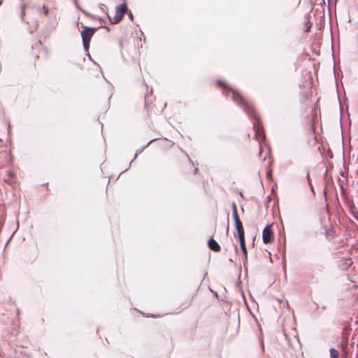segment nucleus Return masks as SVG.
Returning a JSON list of instances; mask_svg holds the SVG:
<instances>
[{
  "label": "nucleus",
  "mask_w": 358,
  "mask_h": 358,
  "mask_svg": "<svg viewBox=\"0 0 358 358\" xmlns=\"http://www.w3.org/2000/svg\"><path fill=\"white\" fill-rule=\"evenodd\" d=\"M217 84L220 87H223L224 92H227V91L231 92L232 93V99L234 100V101L238 104L240 106L243 107L245 113H247L249 116L255 119V121L253 123V129L255 131L254 138L259 143V157L260 159H262L263 160H265L267 157L268 153H266L264 156H262V144L266 138V136L262 129L259 117L255 109L253 108V106L250 103H248L244 98H243L237 92L234 91L231 87L224 85V84L222 81L217 80Z\"/></svg>",
  "instance_id": "f257e3e1"
},
{
  "label": "nucleus",
  "mask_w": 358,
  "mask_h": 358,
  "mask_svg": "<svg viewBox=\"0 0 358 358\" xmlns=\"http://www.w3.org/2000/svg\"><path fill=\"white\" fill-rule=\"evenodd\" d=\"M127 6L124 3L116 7L115 14L113 16H108L110 21L113 24L119 23L123 18L124 14L127 13Z\"/></svg>",
  "instance_id": "f03ea898"
},
{
  "label": "nucleus",
  "mask_w": 358,
  "mask_h": 358,
  "mask_svg": "<svg viewBox=\"0 0 358 358\" xmlns=\"http://www.w3.org/2000/svg\"><path fill=\"white\" fill-rule=\"evenodd\" d=\"M96 31V28L85 27L81 31V36H82V39H83V46L86 51H87L89 50L91 38Z\"/></svg>",
  "instance_id": "7ed1b4c3"
},
{
  "label": "nucleus",
  "mask_w": 358,
  "mask_h": 358,
  "mask_svg": "<svg viewBox=\"0 0 358 358\" xmlns=\"http://www.w3.org/2000/svg\"><path fill=\"white\" fill-rule=\"evenodd\" d=\"M262 240L264 243H269L273 241V232L271 225H266L262 231Z\"/></svg>",
  "instance_id": "20e7f679"
},
{
  "label": "nucleus",
  "mask_w": 358,
  "mask_h": 358,
  "mask_svg": "<svg viewBox=\"0 0 358 358\" xmlns=\"http://www.w3.org/2000/svg\"><path fill=\"white\" fill-rule=\"evenodd\" d=\"M239 241H240L241 249L244 255V259L243 260V265L245 266L248 262V252H247V249H246V245H245V238H240Z\"/></svg>",
  "instance_id": "39448f33"
},
{
  "label": "nucleus",
  "mask_w": 358,
  "mask_h": 358,
  "mask_svg": "<svg viewBox=\"0 0 358 358\" xmlns=\"http://www.w3.org/2000/svg\"><path fill=\"white\" fill-rule=\"evenodd\" d=\"M236 229L238 233V239L245 238V232L243 227L242 222H235Z\"/></svg>",
  "instance_id": "423d86ee"
},
{
  "label": "nucleus",
  "mask_w": 358,
  "mask_h": 358,
  "mask_svg": "<svg viewBox=\"0 0 358 358\" xmlns=\"http://www.w3.org/2000/svg\"><path fill=\"white\" fill-rule=\"evenodd\" d=\"M208 247L210 248V250L215 252H219L220 250V245L213 238H210L208 241Z\"/></svg>",
  "instance_id": "0eeeda50"
},
{
  "label": "nucleus",
  "mask_w": 358,
  "mask_h": 358,
  "mask_svg": "<svg viewBox=\"0 0 358 358\" xmlns=\"http://www.w3.org/2000/svg\"><path fill=\"white\" fill-rule=\"evenodd\" d=\"M232 215L235 222L241 221L238 215L236 205L235 203H232Z\"/></svg>",
  "instance_id": "6e6552de"
},
{
  "label": "nucleus",
  "mask_w": 358,
  "mask_h": 358,
  "mask_svg": "<svg viewBox=\"0 0 358 358\" xmlns=\"http://www.w3.org/2000/svg\"><path fill=\"white\" fill-rule=\"evenodd\" d=\"M232 215L235 222L241 221L238 215L236 205L235 203H232Z\"/></svg>",
  "instance_id": "1a4fd4ad"
},
{
  "label": "nucleus",
  "mask_w": 358,
  "mask_h": 358,
  "mask_svg": "<svg viewBox=\"0 0 358 358\" xmlns=\"http://www.w3.org/2000/svg\"><path fill=\"white\" fill-rule=\"evenodd\" d=\"M329 352L331 358H338L339 353L336 349L331 348Z\"/></svg>",
  "instance_id": "9d476101"
},
{
  "label": "nucleus",
  "mask_w": 358,
  "mask_h": 358,
  "mask_svg": "<svg viewBox=\"0 0 358 358\" xmlns=\"http://www.w3.org/2000/svg\"><path fill=\"white\" fill-rule=\"evenodd\" d=\"M43 10L44 15H48V8L45 6H43Z\"/></svg>",
  "instance_id": "9b49d317"
},
{
  "label": "nucleus",
  "mask_w": 358,
  "mask_h": 358,
  "mask_svg": "<svg viewBox=\"0 0 358 358\" xmlns=\"http://www.w3.org/2000/svg\"><path fill=\"white\" fill-rule=\"evenodd\" d=\"M24 9H25L24 6H23L22 7V18L24 17Z\"/></svg>",
  "instance_id": "f8f14e48"
},
{
  "label": "nucleus",
  "mask_w": 358,
  "mask_h": 358,
  "mask_svg": "<svg viewBox=\"0 0 358 358\" xmlns=\"http://www.w3.org/2000/svg\"><path fill=\"white\" fill-rule=\"evenodd\" d=\"M104 8H106V5H104V4H101V5H100V8H101L102 10H104Z\"/></svg>",
  "instance_id": "ddd939ff"
},
{
  "label": "nucleus",
  "mask_w": 358,
  "mask_h": 358,
  "mask_svg": "<svg viewBox=\"0 0 358 358\" xmlns=\"http://www.w3.org/2000/svg\"><path fill=\"white\" fill-rule=\"evenodd\" d=\"M129 18H130L131 20H133V17H133V15H132V13H129Z\"/></svg>",
  "instance_id": "4468645a"
},
{
  "label": "nucleus",
  "mask_w": 358,
  "mask_h": 358,
  "mask_svg": "<svg viewBox=\"0 0 358 358\" xmlns=\"http://www.w3.org/2000/svg\"><path fill=\"white\" fill-rule=\"evenodd\" d=\"M198 171V169L197 168H195L194 169V173H196V172Z\"/></svg>",
  "instance_id": "2eb2a0df"
},
{
  "label": "nucleus",
  "mask_w": 358,
  "mask_h": 358,
  "mask_svg": "<svg viewBox=\"0 0 358 358\" xmlns=\"http://www.w3.org/2000/svg\"><path fill=\"white\" fill-rule=\"evenodd\" d=\"M190 303V302L189 303H187L185 305H186V307L189 306V304Z\"/></svg>",
  "instance_id": "dca6fc26"
},
{
  "label": "nucleus",
  "mask_w": 358,
  "mask_h": 358,
  "mask_svg": "<svg viewBox=\"0 0 358 358\" xmlns=\"http://www.w3.org/2000/svg\"><path fill=\"white\" fill-rule=\"evenodd\" d=\"M357 222H358V218H357Z\"/></svg>",
  "instance_id": "f3484780"
}]
</instances>
